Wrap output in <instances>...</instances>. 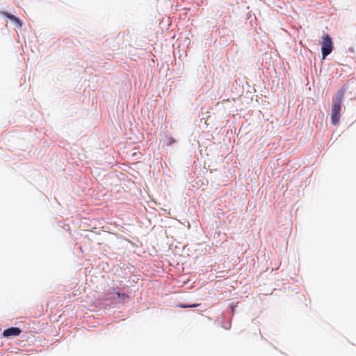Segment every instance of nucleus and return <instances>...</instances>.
I'll return each instance as SVG.
<instances>
[{"mask_svg": "<svg viewBox=\"0 0 356 356\" xmlns=\"http://www.w3.org/2000/svg\"><path fill=\"white\" fill-rule=\"evenodd\" d=\"M21 333L22 330L20 328L12 327L4 330L2 335L3 337H17L19 336Z\"/></svg>", "mask_w": 356, "mask_h": 356, "instance_id": "3", "label": "nucleus"}, {"mask_svg": "<svg viewBox=\"0 0 356 356\" xmlns=\"http://www.w3.org/2000/svg\"><path fill=\"white\" fill-rule=\"evenodd\" d=\"M343 95L344 90L341 88L339 90L337 96L332 100L331 121L334 125H337L340 120V112Z\"/></svg>", "mask_w": 356, "mask_h": 356, "instance_id": "1", "label": "nucleus"}, {"mask_svg": "<svg viewBox=\"0 0 356 356\" xmlns=\"http://www.w3.org/2000/svg\"><path fill=\"white\" fill-rule=\"evenodd\" d=\"M117 296L118 298H121L122 300H125L126 298H128L129 296L126 293H117Z\"/></svg>", "mask_w": 356, "mask_h": 356, "instance_id": "6", "label": "nucleus"}, {"mask_svg": "<svg viewBox=\"0 0 356 356\" xmlns=\"http://www.w3.org/2000/svg\"><path fill=\"white\" fill-rule=\"evenodd\" d=\"M3 14L4 16L8 17V19L12 20L13 22H14L15 23H17L20 26H22V23H21L20 20L17 17H15V15L10 14V13H6V12L3 13Z\"/></svg>", "mask_w": 356, "mask_h": 356, "instance_id": "4", "label": "nucleus"}, {"mask_svg": "<svg viewBox=\"0 0 356 356\" xmlns=\"http://www.w3.org/2000/svg\"><path fill=\"white\" fill-rule=\"evenodd\" d=\"M333 49V42L330 36L325 33L322 37L321 42V51L322 56L324 59L327 55H329Z\"/></svg>", "mask_w": 356, "mask_h": 356, "instance_id": "2", "label": "nucleus"}, {"mask_svg": "<svg viewBox=\"0 0 356 356\" xmlns=\"http://www.w3.org/2000/svg\"><path fill=\"white\" fill-rule=\"evenodd\" d=\"M199 305H200V304H194V305H179V307H180V308H189V307H197Z\"/></svg>", "mask_w": 356, "mask_h": 356, "instance_id": "5", "label": "nucleus"}]
</instances>
